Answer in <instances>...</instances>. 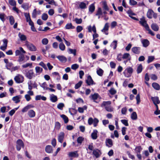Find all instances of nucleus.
<instances>
[{"label": "nucleus", "instance_id": "1", "mask_svg": "<svg viewBox=\"0 0 160 160\" xmlns=\"http://www.w3.org/2000/svg\"><path fill=\"white\" fill-rule=\"evenodd\" d=\"M139 23L144 27L146 30L148 31V33L152 36H154L155 35L154 33L150 29L148 24L147 23V21L144 18L140 19L139 21Z\"/></svg>", "mask_w": 160, "mask_h": 160}, {"label": "nucleus", "instance_id": "2", "mask_svg": "<svg viewBox=\"0 0 160 160\" xmlns=\"http://www.w3.org/2000/svg\"><path fill=\"white\" fill-rule=\"evenodd\" d=\"M25 77L29 79H31L33 77H35V74L32 69H25L24 71V72Z\"/></svg>", "mask_w": 160, "mask_h": 160}, {"label": "nucleus", "instance_id": "3", "mask_svg": "<svg viewBox=\"0 0 160 160\" xmlns=\"http://www.w3.org/2000/svg\"><path fill=\"white\" fill-rule=\"evenodd\" d=\"M24 144L21 139H18L16 142V149L17 151H19L21 148H24Z\"/></svg>", "mask_w": 160, "mask_h": 160}, {"label": "nucleus", "instance_id": "4", "mask_svg": "<svg viewBox=\"0 0 160 160\" xmlns=\"http://www.w3.org/2000/svg\"><path fill=\"white\" fill-rule=\"evenodd\" d=\"M25 45L31 51H35L37 50L36 47L33 44L27 41L25 42Z\"/></svg>", "mask_w": 160, "mask_h": 160}, {"label": "nucleus", "instance_id": "5", "mask_svg": "<svg viewBox=\"0 0 160 160\" xmlns=\"http://www.w3.org/2000/svg\"><path fill=\"white\" fill-rule=\"evenodd\" d=\"M86 82L88 86L95 84L90 75L88 76L87 79L86 80Z\"/></svg>", "mask_w": 160, "mask_h": 160}, {"label": "nucleus", "instance_id": "6", "mask_svg": "<svg viewBox=\"0 0 160 160\" xmlns=\"http://www.w3.org/2000/svg\"><path fill=\"white\" fill-rule=\"evenodd\" d=\"M65 134L63 132H61L58 135V141L61 143L63 142V140L64 138Z\"/></svg>", "mask_w": 160, "mask_h": 160}, {"label": "nucleus", "instance_id": "7", "mask_svg": "<svg viewBox=\"0 0 160 160\" xmlns=\"http://www.w3.org/2000/svg\"><path fill=\"white\" fill-rule=\"evenodd\" d=\"M68 156L69 157H78L79 154L78 153V151H76L74 152H69L68 154Z\"/></svg>", "mask_w": 160, "mask_h": 160}, {"label": "nucleus", "instance_id": "8", "mask_svg": "<svg viewBox=\"0 0 160 160\" xmlns=\"http://www.w3.org/2000/svg\"><path fill=\"white\" fill-rule=\"evenodd\" d=\"M140 49L139 47H133L132 48V51L134 53L138 54L140 52Z\"/></svg>", "mask_w": 160, "mask_h": 160}, {"label": "nucleus", "instance_id": "9", "mask_svg": "<svg viewBox=\"0 0 160 160\" xmlns=\"http://www.w3.org/2000/svg\"><path fill=\"white\" fill-rule=\"evenodd\" d=\"M22 77V79L21 80L20 78L18 76H16L14 78V80L16 83H22L23 81V77L22 76H21Z\"/></svg>", "mask_w": 160, "mask_h": 160}, {"label": "nucleus", "instance_id": "10", "mask_svg": "<svg viewBox=\"0 0 160 160\" xmlns=\"http://www.w3.org/2000/svg\"><path fill=\"white\" fill-rule=\"evenodd\" d=\"M57 58L62 62L65 63L67 61V58L63 56L59 55L57 56Z\"/></svg>", "mask_w": 160, "mask_h": 160}, {"label": "nucleus", "instance_id": "11", "mask_svg": "<svg viewBox=\"0 0 160 160\" xmlns=\"http://www.w3.org/2000/svg\"><path fill=\"white\" fill-rule=\"evenodd\" d=\"M154 11L152 9H149L147 13V16L149 19H151L152 17L153 13Z\"/></svg>", "mask_w": 160, "mask_h": 160}, {"label": "nucleus", "instance_id": "12", "mask_svg": "<svg viewBox=\"0 0 160 160\" xmlns=\"http://www.w3.org/2000/svg\"><path fill=\"white\" fill-rule=\"evenodd\" d=\"M98 132V131L96 130H94L93 132L91 134V138L92 139L94 140L97 139L98 137L97 133Z\"/></svg>", "mask_w": 160, "mask_h": 160}, {"label": "nucleus", "instance_id": "13", "mask_svg": "<svg viewBox=\"0 0 160 160\" xmlns=\"http://www.w3.org/2000/svg\"><path fill=\"white\" fill-rule=\"evenodd\" d=\"M151 99L154 104H159L160 103V101L158 97H152Z\"/></svg>", "mask_w": 160, "mask_h": 160}, {"label": "nucleus", "instance_id": "14", "mask_svg": "<svg viewBox=\"0 0 160 160\" xmlns=\"http://www.w3.org/2000/svg\"><path fill=\"white\" fill-rule=\"evenodd\" d=\"M142 43L143 47L145 48L148 46L150 44L149 41L147 39H143L142 41Z\"/></svg>", "mask_w": 160, "mask_h": 160}, {"label": "nucleus", "instance_id": "15", "mask_svg": "<svg viewBox=\"0 0 160 160\" xmlns=\"http://www.w3.org/2000/svg\"><path fill=\"white\" fill-rule=\"evenodd\" d=\"M151 28L155 31H158L159 28L158 25L156 23H152L151 25Z\"/></svg>", "mask_w": 160, "mask_h": 160}, {"label": "nucleus", "instance_id": "16", "mask_svg": "<svg viewBox=\"0 0 160 160\" xmlns=\"http://www.w3.org/2000/svg\"><path fill=\"white\" fill-rule=\"evenodd\" d=\"M45 150L47 153H52L53 150L51 146L48 145L46 147Z\"/></svg>", "mask_w": 160, "mask_h": 160}, {"label": "nucleus", "instance_id": "17", "mask_svg": "<svg viewBox=\"0 0 160 160\" xmlns=\"http://www.w3.org/2000/svg\"><path fill=\"white\" fill-rule=\"evenodd\" d=\"M100 152V151L98 149L96 150H94L93 151V154L95 156V157L97 158L99 157L100 154L99 152Z\"/></svg>", "mask_w": 160, "mask_h": 160}, {"label": "nucleus", "instance_id": "18", "mask_svg": "<svg viewBox=\"0 0 160 160\" xmlns=\"http://www.w3.org/2000/svg\"><path fill=\"white\" fill-rule=\"evenodd\" d=\"M28 114L29 117L31 118L34 117L36 115L35 112L33 110H29Z\"/></svg>", "mask_w": 160, "mask_h": 160}, {"label": "nucleus", "instance_id": "19", "mask_svg": "<svg viewBox=\"0 0 160 160\" xmlns=\"http://www.w3.org/2000/svg\"><path fill=\"white\" fill-rule=\"evenodd\" d=\"M35 99L37 101L40 100L41 99L43 101H46L47 99V98L44 96H42L41 95H38L36 96Z\"/></svg>", "mask_w": 160, "mask_h": 160}, {"label": "nucleus", "instance_id": "20", "mask_svg": "<svg viewBox=\"0 0 160 160\" xmlns=\"http://www.w3.org/2000/svg\"><path fill=\"white\" fill-rule=\"evenodd\" d=\"M152 86L156 90H159L160 89V86L156 82H153L152 84Z\"/></svg>", "mask_w": 160, "mask_h": 160}, {"label": "nucleus", "instance_id": "21", "mask_svg": "<svg viewBox=\"0 0 160 160\" xmlns=\"http://www.w3.org/2000/svg\"><path fill=\"white\" fill-rule=\"evenodd\" d=\"M33 106L32 105H28L24 107L22 110V112H27L28 110L31 108H33Z\"/></svg>", "mask_w": 160, "mask_h": 160}, {"label": "nucleus", "instance_id": "22", "mask_svg": "<svg viewBox=\"0 0 160 160\" xmlns=\"http://www.w3.org/2000/svg\"><path fill=\"white\" fill-rule=\"evenodd\" d=\"M18 36L22 41H25L27 39L26 36L24 34H22L20 32H19Z\"/></svg>", "mask_w": 160, "mask_h": 160}, {"label": "nucleus", "instance_id": "23", "mask_svg": "<svg viewBox=\"0 0 160 160\" xmlns=\"http://www.w3.org/2000/svg\"><path fill=\"white\" fill-rule=\"evenodd\" d=\"M95 9L94 3H92L89 6V10L92 13L94 12Z\"/></svg>", "mask_w": 160, "mask_h": 160}, {"label": "nucleus", "instance_id": "24", "mask_svg": "<svg viewBox=\"0 0 160 160\" xmlns=\"http://www.w3.org/2000/svg\"><path fill=\"white\" fill-rule=\"evenodd\" d=\"M98 96L99 94L98 93H95L89 96V98L95 101V100L98 99Z\"/></svg>", "mask_w": 160, "mask_h": 160}, {"label": "nucleus", "instance_id": "25", "mask_svg": "<svg viewBox=\"0 0 160 160\" xmlns=\"http://www.w3.org/2000/svg\"><path fill=\"white\" fill-rule=\"evenodd\" d=\"M75 28V27L72 25L71 23H68L65 26V28L67 29H73Z\"/></svg>", "mask_w": 160, "mask_h": 160}, {"label": "nucleus", "instance_id": "26", "mask_svg": "<svg viewBox=\"0 0 160 160\" xmlns=\"http://www.w3.org/2000/svg\"><path fill=\"white\" fill-rule=\"evenodd\" d=\"M131 118L132 120H136L138 118L136 112H133L131 115Z\"/></svg>", "mask_w": 160, "mask_h": 160}, {"label": "nucleus", "instance_id": "27", "mask_svg": "<svg viewBox=\"0 0 160 160\" xmlns=\"http://www.w3.org/2000/svg\"><path fill=\"white\" fill-rule=\"evenodd\" d=\"M88 31L91 32L92 30L94 33L96 32V30L95 25H93L92 28L91 26H89L88 27Z\"/></svg>", "mask_w": 160, "mask_h": 160}, {"label": "nucleus", "instance_id": "28", "mask_svg": "<svg viewBox=\"0 0 160 160\" xmlns=\"http://www.w3.org/2000/svg\"><path fill=\"white\" fill-rule=\"evenodd\" d=\"M142 148L141 146H136L135 149V151L136 153H140L141 152V151L142 150Z\"/></svg>", "mask_w": 160, "mask_h": 160}, {"label": "nucleus", "instance_id": "29", "mask_svg": "<svg viewBox=\"0 0 160 160\" xmlns=\"http://www.w3.org/2000/svg\"><path fill=\"white\" fill-rule=\"evenodd\" d=\"M50 100L52 102H55L58 100L57 97L56 96L52 94L50 97Z\"/></svg>", "mask_w": 160, "mask_h": 160}, {"label": "nucleus", "instance_id": "30", "mask_svg": "<svg viewBox=\"0 0 160 160\" xmlns=\"http://www.w3.org/2000/svg\"><path fill=\"white\" fill-rule=\"evenodd\" d=\"M106 143H108L109 146L106 143V146L108 147H111L113 145V143L112 140L111 139H108L106 140Z\"/></svg>", "mask_w": 160, "mask_h": 160}, {"label": "nucleus", "instance_id": "31", "mask_svg": "<svg viewBox=\"0 0 160 160\" xmlns=\"http://www.w3.org/2000/svg\"><path fill=\"white\" fill-rule=\"evenodd\" d=\"M61 117L63 119L65 123H67L68 122V118L65 115L62 114L61 115Z\"/></svg>", "mask_w": 160, "mask_h": 160}, {"label": "nucleus", "instance_id": "32", "mask_svg": "<svg viewBox=\"0 0 160 160\" xmlns=\"http://www.w3.org/2000/svg\"><path fill=\"white\" fill-rule=\"evenodd\" d=\"M12 100L14 101L16 103H18L20 102V98L18 96H16L13 97Z\"/></svg>", "mask_w": 160, "mask_h": 160}, {"label": "nucleus", "instance_id": "33", "mask_svg": "<svg viewBox=\"0 0 160 160\" xmlns=\"http://www.w3.org/2000/svg\"><path fill=\"white\" fill-rule=\"evenodd\" d=\"M103 8L106 11H108L109 10V8L107 5L106 1H104L103 2Z\"/></svg>", "mask_w": 160, "mask_h": 160}, {"label": "nucleus", "instance_id": "34", "mask_svg": "<svg viewBox=\"0 0 160 160\" xmlns=\"http://www.w3.org/2000/svg\"><path fill=\"white\" fill-rule=\"evenodd\" d=\"M9 20L10 24L12 25L15 22V20L13 17L12 16H9Z\"/></svg>", "mask_w": 160, "mask_h": 160}, {"label": "nucleus", "instance_id": "35", "mask_svg": "<svg viewBox=\"0 0 160 160\" xmlns=\"http://www.w3.org/2000/svg\"><path fill=\"white\" fill-rule=\"evenodd\" d=\"M29 6V4L28 3H23L22 4L21 7L24 9L26 10L28 9Z\"/></svg>", "mask_w": 160, "mask_h": 160}, {"label": "nucleus", "instance_id": "36", "mask_svg": "<svg viewBox=\"0 0 160 160\" xmlns=\"http://www.w3.org/2000/svg\"><path fill=\"white\" fill-rule=\"evenodd\" d=\"M142 70V66L141 64H140L138 66L137 69V73L138 74L141 73Z\"/></svg>", "mask_w": 160, "mask_h": 160}, {"label": "nucleus", "instance_id": "37", "mask_svg": "<svg viewBox=\"0 0 160 160\" xmlns=\"http://www.w3.org/2000/svg\"><path fill=\"white\" fill-rule=\"evenodd\" d=\"M102 14V12L101 8L100 7L98 8L97 12L95 14V15H101Z\"/></svg>", "mask_w": 160, "mask_h": 160}, {"label": "nucleus", "instance_id": "38", "mask_svg": "<svg viewBox=\"0 0 160 160\" xmlns=\"http://www.w3.org/2000/svg\"><path fill=\"white\" fill-rule=\"evenodd\" d=\"M35 70L37 73H41L42 72L43 69L40 67L37 66L35 67Z\"/></svg>", "mask_w": 160, "mask_h": 160}, {"label": "nucleus", "instance_id": "39", "mask_svg": "<svg viewBox=\"0 0 160 160\" xmlns=\"http://www.w3.org/2000/svg\"><path fill=\"white\" fill-rule=\"evenodd\" d=\"M79 8L81 9H83L87 8L86 3L83 2H82L79 5Z\"/></svg>", "mask_w": 160, "mask_h": 160}, {"label": "nucleus", "instance_id": "40", "mask_svg": "<svg viewBox=\"0 0 160 160\" xmlns=\"http://www.w3.org/2000/svg\"><path fill=\"white\" fill-rule=\"evenodd\" d=\"M97 74L100 76H102L103 75V71L101 68H99L97 71Z\"/></svg>", "mask_w": 160, "mask_h": 160}, {"label": "nucleus", "instance_id": "41", "mask_svg": "<svg viewBox=\"0 0 160 160\" xmlns=\"http://www.w3.org/2000/svg\"><path fill=\"white\" fill-rule=\"evenodd\" d=\"M155 59L154 56H149L148 57V60L147 61V63H148L152 62Z\"/></svg>", "mask_w": 160, "mask_h": 160}, {"label": "nucleus", "instance_id": "42", "mask_svg": "<svg viewBox=\"0 0 160 160\" xmlns=\"http://www.w3.org/2000/svg\"><path fill=\"white\" fill-rule=\"evenodd\" d=\"M109 25L108 23H106L104 26V28L103 29L101 30L102 32H103L104 31H107L109 29Z\"/></svg>", "mask_w": 160, "mask_h": 160}, {"label": "nucleus", "instance_id": "43", "mask_svg": "<svg viewBox=\"0 0 160 160\" xmlns=\"http://www.w3.org/2000/svg\"><path fill=\"white\" fill-rule=\"evenodd\" d=\"M24 15L26 18V22H28L29 21V20L31 19L29 13L25 12L24 13Z\"/></svg>", "mask_w": 160, "mask_h": 160}, {"label": "nucleus", "instance_id": "44", "mask_svg": "<svg viewBox=\"0 0 160 160\" xmlns=\"http://www.w3.org/2000/svg\"><path fill=\"white\" fill-rule=\"evenodd\" d=\"M24 55L23 54H21L19 57V59L18 60V61L19 62H21L24 60Z\"/></svg>", "mask_w": 160, "mask_h": 160}, {"label": "nucleus", "instance_id": "45", "mask_svg": "<svg viewBox=\"0 0 160 160\" xmlns=\"http://www.w3.org/2000/svg\"><path fill=\"white\" fill-rule=\"evenodd\" d=\"M84 138L82 137H79L77 139V142L78 143L81 144L84 140Z\"/></svg>", "mask_w": 160, "mask_h": 160}, {"label": "nucleus", "instance_id": "46", "mask_svg": "<svg viewBox=\"0 0 160 160\" xmlns=\"http://www.w3.org/2000/svg\"><path fill=\"white\" fill-rule=\"evenodd\" d=\"M82 83V82L81 81H79L78 83H77L75 86V88L76 89H77L78 88H80Z\"/></svg>", "mask_w": 160, "mask_h": 160}, {"label": "nucleus", "instance_id": "47", "mask_svg": "<svg viewBox=\"0 0 160 160\" xmlns=\"http://www.w3.org/2000/svg\"><path fill=\"white\" fill-rule=\"evenodd\" d=\"M59 49L62 51H63L65 49V46L64 44L62 43H61L59 44Z\"/></svg>", "mask_w": 160, "mask_h": 160}, {"label": "nucleus", "instance_id": "48", "mask_svg": "<svg viewBox=\"0 0 160 160\" xmlns=\"http://www.w3.org/2000/svg\"><path fill=\"white\" fill-rule=\"evenodd\" d=\"M79 66L78 64L75 63L72 65L71 68L74 70H76L79 68Z\"/></svg>", "mask_w": 160, "mask_h": 160}, {"label": "nucleus", "instance_id": "49", "mask_svg": "<svg viewBox=\"0 0 160 160\" xmlns=\"http://www.w3.org/2000/svg\"><path fill=\"white\" fill-rule=\"evenodd\" d=\"M111 102L110 101H103L101 104V107L105 106L108 105H110L111 104Z\"/></svg>", "mask_w": 160, "mask_h": 160}, {"label": "nucleus", "instance_id": "50", "mask_svg": "<svg viewBox=\"0 0 160 160\" xmlns=\"http://www.w3.org/2000/svg\"><path fill=\"white\" fill-rule=\"evenodd\" d=\"M110 93L112 95L115 94L117 92V91L113 88H111L109 90Z\"/></svg>", "mask_w": 160, "mask_h": 160}, {"label": "nucleus", "instance_id": "51", "mask_svg": "<svg viewBox=\"0 0 160 160\" xmlns=\"http://www.w3.org/2000/svg\"><path fill=\"white\" fill-rule=\"evenodd\" d=\"M61 127L60 123L58 122H56L55 123V127L58 130L60 129Z\"/></svg>", "mask_w": 160, "mask_h": 160}, {"label": "nucleus", "instance_id": "52", "mask_svg": "<svg viewBox=\"0 0 160 160\" xmlns=\"http://www.w3.org/2000/svg\"><path fill=\"white\" fill-rule=\"evenodd\" d=\"M48 17L47 14L46 13L42 14V19L44 21H46L48 19Z\"/></svg>", "mask_w": 160, "mask_h": 160}, {"label": "nucleus", "instance_id": "53", "mask_svg": "<svg viewBox=\"0 0 160 160\" xmlns=\"http://www.w3.org/2000/svg\"><path fill=\"white\" fill-rule=\"evenodd\" d=\"M39 84L40 86L42 87L44 90H46V88H48L47 87V84L45 82H44L42 84H41L40 83H39Z\"/></svg>", "mask_w": 160, "mask_h": 160}, {"label": "nucleus", "instance_id": "54", "mask_svg": "<svg viewBox=\"0 0 160 160\" xmlns=\"http://www.w3.org/2000/svg\"><path fill=\"white\" fill-rule=\"evenodd\" d=\"M64 106V105L63 103H60L57 105V108L61 110L63 109V108Z\"/></svg>", "mask_w": 160, "mask_h": 160}, {"label": "nucleus", "instance_id": "55", "mask_svg": "<svg viewBox=\"0 0 160 160\" xmlns=\"http://www.w3.org/2000/svg\"><path fill=\"white\" fill-rule=\"evenodd\" d=\"M9 4L13 6H16V1L14 0H9Z\"/></svg>", "mask_w": 160, "mask_h": 160}, {"label": "nucleus", "instance_id": "56", "mask_svg": "<svg viewBox=\"0 0 160 160\" xmlns=\"http://www.w3.org/2000/svg\"><path fill=\"white\" fill-rule=\"evenodd\" d=\"M69 52L70 53H72L74 56L76 54V50L75 49H72L71 48L69 49Z\"/></svg>", "mask_w": 160, "mask_h": 160}, {"label": "nucleus", "instance_id": "57", "mask_svg": "<svg viewBox=\"0 0 160 160\" xmlns=\"http://www.w3.org/2000/svg\"><path fill=\"white\" fill-rule=\"evenodd\" d=\"M121 121L122 123L125 126H128L129 124L128 122V121L127 120L125 119H122Z\"/></svg>", "mask_w": 160, "mask_h": 160}, {"label": "nucleus", "instance_id": "58", "mask_svg": "<svg viewBox=\"0 0 160 160\" xmlns=\"http://www.w3.org/2000/svg\"><path fill=\"white\" fill-rule=\"evenodd\" d=\"M111 45L112 46H113V49H116L117 45V41L116 40H114L112 43Z\"/></svg>", "mask_w": 160, "mask_h": 160}, {"label": "nucleus", "instance_id": "59", "mask_svg": "<svg viewBox=\"0 0 160 160\" xmlns=\"http://www.w3.org/2000/svg\"><path fill=\"white\" fill-rule=\"evenodd\" d=\"M48 42V40L47 38H44L42 40V42L43 45H47Z\"/></svg>", "mask_w": 160, "mask_h": 160}, {"label": "nucleus", "instance_id": "60", "mask_svg": "<svg viewBox=\"0 0 160 160\" xmlns=\"http://www.w3.org/2000/svg\"><path fill=\"white\" fill-rule=\"evenodd\" d=\"M127 72L129 74H131L133 72L132 68L131 67H128L127 68Z\"/></svg>", "mask_w": 160, "mask_h": 160}, {"label": "nucleus", "instance_id": "61", "mask_svg": "<svg viewBox=\"0 0 160 160\" xmlns=\"http://www.w3.org/2000/svg\"><path fill=\"white\" fill-rule=\"evenodd\" d=\"M75 21L76 23L78 24H80L82 23V19L81 18L78 19V18H76L75 19Z\"/></svg>", "mask_w": 160, "mask_h": 160}, {"label": "nucleus", "instance_id": "62", "mask_svg": "<svg viewBox=\"0 0 160 160\" xmlns=\"http://www.w3.org/2000/svg\"><path fill=\"white\" fill-rule=\"evenodd\" d=\"M37 15V10L36 9H35L33 11L32 13V16L33 18H35Z\"/></svg>", "mask_w": 160, "mask_h": 160}, {"label": "nucleus", "instance_id": "63", "mask_svg": "<svg viewBox=\"0 0 160 160\" xmlns=\"http://www.w3.org/2000/svg\"><path fill=\"white\" fill-rule=\"evenodd\" d=\"M127 153L128 155L129 158H131L132 160H134L135 159V158L134 156L133 155H132L130 154V153L129 151H127Z\"/></svg>", "mask_w": 160, "mask_h": 160}, {"label": "nucleus", "instance_id": "64", "mask_svg": "<svg viewBox=\"0 0 160 160\" xmlns=\"http://www.w3.org/2000/svg\"><path fill=\"white\" fill-rule=\"evenodd\" d=\"M99 122L97 118H94L93 119V126L94 127H96Z\"/></svg>", "mask_w": 160, "mask_h": 160}]
</instances>
